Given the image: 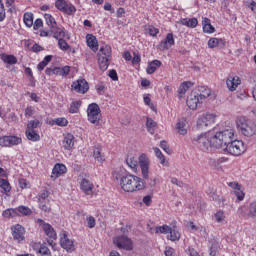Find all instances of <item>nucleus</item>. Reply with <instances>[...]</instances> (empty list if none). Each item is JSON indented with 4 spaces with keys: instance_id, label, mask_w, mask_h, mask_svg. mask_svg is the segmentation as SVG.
I'll list each match as a JSON object with an SVG mask.
<instances>
[{
    "instance_id": "nucleus-1",
    "label": "nucleus",
    "mask_w": 256,
    "mask_h": 256,
    "mask_svg": "<svg viewBox=\"0 0 256 256\" xmlns=\"http://www.w3.org/2000/svg\"><path fill=\"white\" fill-rule=\"evenodd\" d=\"M233 137H235L233 129H226L216 134L208 131L194 137L193 143L198 145L201 151H209L211 147H215V149H222L230 155L239 157V155H243L247 151V148H245L243 141L233 140Z\"/></svg>"
},
{
    "instance_id": "nucleus-2",
    "label": "nucleus",
    "mask_w": 256,
    "mask_h": 256,
    "mask_svg": "<svg viewBox=\"0 0 256 256\" xmlns=\"http://www.w3.org/2000/svg\"><path fill=\"white\" fill-rule=\"evenodd\" d=\"M120 185L123 191H126V193H133L134 191H143V189H145L143 179L132 174L123 176L122 184Z\"/></svg>"
},
{
    "instance_id": "nucleus-3",
    "label": "nucleus",
    "mask_w": 256,
    "mask_h": 256,
    "mask_svg": "<svg viewBox=\"0 0 256 256\" xmlns=\"http://www.w3.org/2000/svg\"><path fill=\"white\" fill-rule=\"evenodd\" d=\"M238 130L244 137H253L256 133V124L252 120L241 117L237 120Z\"/></svg>"
},
{
    "instance_id": "nucleus-4",
    "label": "nucleus",
    "mask_w": 256,
    "mask_h": 256,
    "mask_svg": "<svg viewBox=\"0 0 256 256\" xmlns=\"http://www.w3.org/2000/svg\"><path fill=\"white\" fill-rule=\"evenodd\" d=\"M88 121L93 123V125H97L101 119V108L97 103L89 104L87 109Z\"/></svg>"
},
{
    "instance_id": "nucleus-5",
    "label": "nucleus",
    "mask_w": 256,
    "mask_h": 256,
    "mask_svg": "<svg viewBox=\"0 0 256 256\" xmlns=\"http://www.w3.org/2000/svg\"><path fill=\"white\" fill-rule=\"evenodd\" d=\"M114 245L118 249H124L125 251H133V240L125 235L118 236L113 239Z\"/></svg>"
},
{
    "instance_id": "nucleus-6",
    "label": "nucleus",
    "mask_w": 256,
    "mask_h": 256,
    "mask_svg": "<svg viewBox=\"0 0 256 256\" xmlns=\"http://www.w3.org/2000/svg\"><path fill=\"white\" fill-rule=\"evenodd\" d=\"M215 123V114L206 113L197 120V129L203 131Z\"/></svg>"
},
{
    "instance_id": "nucleus-7",
    "label": "nucleus",
    "mask_w": 256,
    "mask_h": 256,
    "mask_svg": "<svg viewBox=\"0 0 256 256\" xmlns=\"http://www.w3.org/2000/svg\"><path fill=\"white\" fill-rule=\"evenodd\" d=\"M55 7L61 13H65L66 15H73L77 11V9L71 3H67L65 0H56Z\"/></svg>"
},
{
    "instance_id": "nucleus-8",
    "label": "nucleus",
    "mask_w": 256,
    "mask_h": 256,
    "mask_svg": "<svg viewBox=\"0 0 256 256\" xmlns=\"http://www.w3.org/2000/svg\"><path fill=\"white\" fill-rule=\"evenodd\" d=\"M11 233L13 240L17 243H21V241H25V228L21 226V224H16L11 227Z\"/></svg>"
},
{
    "instance_id": "nucleus-9",
    "label": "nucleus",
    "mask_w": 256,
    "mask_h": 256,
    "mask_svg": "<svg viewBox=\"0 0 256 256\" xmlns=\"http://www.w3.org/2000/svg\"><path fill=\"white\" fill-rule=\"evenodd\" d=\"M186 103L189 109H192L193 111H195V109L201 106V103H203V101L199 97V93L191 92V94L187 97Z\"/></svg>"
},
{
    "instance_id": "nucleus-10",
    "label": "nucleus",
    "mask_w": 256,
    "mask_h": 256,
    "mask_svg": "<svg viewBox=\"0 0 256 256\" xmlns=\"http://www.w3.org/2000/svg\"><path fill=\"white\" fill-rule=\"evenodd\" d=\"M37 223L40 225V227H42L45 235H47L49 239H57V233H55V229H53L51 224L44 222L43 219H38Z\"/></svg>"
},
{
    "instance_id": "nucleus-11",
    "label": "nucleus",
    "mask_w": 256,
    "mask_h": 256,
    "mask_svg": "<svg viewBox=\"0 0 256 256\" xmlns=\"http://www.w3.org/2000/svg\"><path fill=\"white\" fill-rule=\"evenodd\" d=\"M72 89H74L76 93H82L85 95V93L89 91V83H87V80L85 79H79L72 83Z\"/></svg>"
},
{
    "instance_id": "nucleus-12",
    "label": "nucleus",
    "mask_w": 256,
    "mask_h": 256,
    "mask_svg": "<svg viewBox=\"0 0 256 256\" xmlns=\"http://www.w3.org/2000/svg\"><path fill=\"white\" fill-rule=\"evenodd\" d=\"M138 163L141 168L142 177H147L149 173V158L146 154H141L138 158Z\"/></svg>"
},
{
    "instance_id": "nucleus-13",
    "label": "nucleus",
    "mask_w": 256,
    "mask_h": 256,
    "mask_svg": "<svg viewBox=\"0 0 256 256\" xmlns=\"http://www.w3.org/2000/svg\"><path fill=\"white\" fill-rule=\"evenodd\" d=\"M60 245L62 249H65L68 253L75 251V245L73 244V241L67 237V233H64L63 237H61Z\"/></svg>"
},
{
    "instance_id": "nucleus-14",
    "label": "nucleus",
    "mask_w": 256,
    "mask_h": 256,
    "mask_svg": "<svg viewBox=\"0 0 256 256\" xmlns=\"http://www.w3.org/2000/svg\"><path fill=\"white\" fill-rule=\"evenodd\" d=\"M175 45V39L173 38V33H168L165 40L161 41L159 44V49L162 51L171 49V46Z\"/></svg>"
},
{
    "instance_id": "nucleus-15",
    "label": "nucleus",
    "mask_w": 256,
    "mask_h": 256,
    "mask_svg": "<svg viewBox=\"0 0 256 256\" xmlns=\"http://www.w3.org/2000/svg\"><path fill=\"white\" fill-rule=\"evenodd\" d=\"M226 85H227L229 91H235L237 89V87H239V85H241V79H239V77H237V76H235V77L230 76L226 80Z\"/></svg>"
},
{
    "instance_id": "nucleus-16",
    "label": "nucleus",
    "mask_w": 256,
    "mask_h": 256,
    "mask_svg": "<svg viewBox=\"0 0 256 256\" xmlns=\"http://www.w3.org/2000/svg\"><path fill=\"white\" fill-rule=\"evenodd\" d=\"M147 229L149 230L150 233H156L157 235H159V233L167 235V233L171 231V227H169L168 225L156 226L154 228L148 225Z\"/></svg>"
},
{
    "instance_id": "nucleus-17",
    "label": "nucleus",
    "mask_w": 256,
    "mask_h": 256,
    "mask_svg": "<svg viewBox=\"0 0 256 256\" xmlns=\"http://www.w3.org/2000/svg\"><path fill=\"white\" fill-rule=\"evenodd\" d=\"M74 139H75V136H73L72 134H67L64 137L62 141V145L64 149H66V151H71V149H73V146L75 145V143L73 142Z\"/></svg>"
},
{
    "instance_id": "nucleus-18",
    "label": "nucleus",
    "mask_w": 256,
    "mask_h": 256,
    "mask_svg": "<svg viewBox=\"0 0 256 256\" xmlns=\"http://www.w3.org/2000/svg\"><path fill=\"white\" fill-rule=\"evenodd\" d=\"M80 188L83 190L85 195H91V193H93V183L85 178L82 179L80 183Z\"/></svg>"
},
{
    "instance_id": "nucleus-19",
    "label": "nucleus",
    "mask_w": 256,
    "mask_h": 256,
    "mask_svg": "<svg viewBox=\"0 0 256 256\" xmlns=\"http://www.w3.org/2000/svg\"><path fill=\"white\" fill-rule=\"evenodd\" d=\"M208 47L210 49H215V47H219L220 49H223L225 47V40L219 39V38H210L208 41Z\"/></svg>"
},
{
    "instance_id": "nucleus-20",
    "label": "nucleus",
    "mask_w": 256,
    "mask_h": 256,
    "mask_svg": "<svg viewBox=\"0 0 256 256\" xmlns=\"http://www.w3.org/2000/svg\"><path fill=\"white\" fill-rule=\"evenodd\" d=\"M86 41L88 47L93 51H99V45L97 43V38L93 34H87Z\"/></svg>"
},
{
    "instance_id": "nucleus-21",
    "label": "nucleus",
    "mask_w": 256,
    "mask_h": 256,
    "mask_svg": "<svg viewBox=\"0 0 256 256\" xmlns=\"http://www.w3.org/2000/svg\"><path fill=\"white\" fill-rule=\"evenodd\" d=\"M71 72V68L69 66L64 67H54L53 68V75H59L61 77H67Z\"/></svg>"
},
{
    "instance_id": "nucleus-22",
    "label": "nucleus",
    "mask_w": 256,
    "mask_h": 256,
    "mask_svg": "<svg viewBox=\"0 0 256 256\" xmlns=\"http://www.w3.org/2000/svg\"><path fill=\"white\" fill-rule=\"evenodd\" d=\"M159 67H161V61L153 60L148 63L146 73H148V75H153V73H155Z\"/></svg>"
},
{
    "instance_id": "nucleus-23",
    "label": "nucleus",
    "mask_w": 256,
    "mask_h": 256,
    "mask_svg": "<svg viewBox=\"0 0 256 256\" xmlns=\"http://www.w3.org/2000/svg\"><path fill=\"white\" fill-rule=\"evenodd\" d=\"M181 25H185V27H189L190 29H195V27H197V25L199 24V21L197 20V18H184L182 20H180Z\"/></svg>"
},
{
    "instance_id": "nucleus-24",
    "label": "nucleus",
    "mask_w": 256,
    "mask_h": 256,
    "mask_svg": "<svg viewBox=\"0 0 256 256\" xmlns=\"http://www.w3.org/2000/svg\"><path fill=\"white\" fill-rule=\"evenodd\" d=\"M198 92V97H200V100L202 101L211 95V90L206 86H199Z\"/></svg>"
},
{
    "instance_id": "nucleus-25",
    "label": "nucleus",
    "mask_w": 256,
    "mask_h": 256,
    "mask_svg": "<svg viewBox=\"0 0 256 256\" xmlns=\"http://www.w3.org/2000/svg\"><path fill=\"white\" fill-rule=\"evenodd\" d=\"M202 25L204 33H215V27L211 25V20L209 18H204Z\"/></svg>"
},
{
    "instance_id": "nucleus-26",
    "label": "nucleus",
    "mask_w": 256,
    "mask_h": 256,
    "mask_svg": "<svg viewBox=\"0 0 256 256\" xmlns=\"http://www.w3.org/2000/svg\"><path fill=\"white\" fill-rule=\"evenodd\" d=\"M44 19L51 31H55V28L57 27V22L55 21V18L51 16V14H44Z\"/></svg>"
},
{
    "instance_id": "nucleus-27",
    "label": "nucleus",
    "mask_w": 256,
    "mask_h": 256,
    "mask_svg": "<svg viewBox=\"0 0 256 256\" xmlns=\"http://www.w3.org/2000/svg\"><path fill=\"white\" fill-rule=\"evenodd\" d=\"M109 58L110 57H107V56L103 57V56H101V54H99L98 64H99L101 71H107V69L109 67Z\"/></svg>"
},
{
    "instance_id": "nucleus-28",
    "label": "nucleus",
    "mask_w": 256,
    "mask_h": 256,
    "mask_svg": "<svg viewBox=\"0 0 256 256\" xmlns=\"http://www.w3.org/2000/svg\"><path fill=\"white\" fill-rule=\"evenodd\" d=\"M143 177V184H144V189L146 187H155L157 185V179L155 178H150L149 177V172H147V176H142Z\"/></svg>"
},
{
    "instance_id": "nucleus-29",
    "label": "nucleus",
    "mask_w": 256,
    "mask_h": 256,
    "mask_svg": "<svg viewBox=\"0 0 256 256\" xmlns=\"http://www.w3.org/2000/svg\"><path fill=\"white\" fill-rule=\"evenodd\" d=\"M126 163L130 169L137 171V165H139V159L135 156H130L126 158Z\"/></svg>"
},
{
    "instance_id": "nucleus-30",
    "label": "nucleus",
    "mask_w": 256,
    "mask_h": 256,
    "mask_svg": "<svg viewBox=\"0 0 256 256\" xmlns=\"http://www.w3.org/2000/svg\"><path fill=\"white\" fill-rule=\"evenodd\" d=\"M170 233V241H179L181 239V234L179 233V229H177V226L170 227L169 232Z\"/></svg>"
},
{
    "instance_id": "nucleus-31",
    "label": "nucleus",
    "mask_w": 256,
    "mask_h": 256,
    "mask_svg": "<svg viewBox=\"0 0 256 256\" xmlns=\"http://www.w3.org/2000/svg\"><path fill=\"white\" fill-rule=\"evenodd\" d=\"M1 59L8 65H17V57H15L14 55L2 54Z\"/></svg>"
},
{
    "instance_id": "nucleus-32",
    "label": "nucleus",
    "mask_w": 256,
    "mask_h": 256,
    "mask_svg": "<svg viewBox=\"0 0 256 256\" xmlns=\"http://www.w3.org/2000/svg\"><path fill=\"white\" fill-rule=\"evenodd\" d=\"M67 167L64 164H56L52 170L53 175H56V177H59L60 175H63V173H66Z\"/></svg>"
},
{
    "instance_id": "nucleus-33",
    "label": "nucleus",
    "mask_w": 256,
    "mask_h": 256,
    "mask_svg": "<svg viewBox=\"0 0 256 256\" xmlns=\"http://www.w3.org/2000/svg\"><path fill=\"white\" fill-rule=\"evenodd\" d=\"M52 33H54V37L55 39H65V37H67V39H69V34L65 33V30L61 29V28H55V31H52Z\"/></svg>"
},
{
    "instance_id": "nucleus-34",
    "label": "nucleus",
    "mask_w": 256,
    "mask_h": 256,
    "mask_svg": "<svg viewBox=\"0 0 256 256\" xmlns=\"http://www.w3.org/2000/svg\"><path fill=\"white\" fill-rule=\"evenodd\" d=\"M190 87H193V83L191 81L183 82L178 88L179 95H185Z\"/></svg>"
},
{
    "instance_id": "nucleus-35",
    "label": "nucleus",
    "mask_w": 256,
    "mask_h": 256,
    "mask_svg": "<svg viewBox=\"0 0 256 256\" xmlns=\"http://www.w3.org/2000/svg\"><path fill=\"white\" fill-rule=\"evenodd\" d=\"M53 59V56L52 55H47L44 57L43 61H41L38 66H37V69L38 71H43V69H45V66L46 65H49V63H51Z\"/></svg>"
},
{
    "instance_id": "nucleus-36",
    "label": "nucleus",
    "mask_w": 256,
    "mask_h": 256,
    "mask_svg": "<svg viewBox=\"0 0 256 256\" xmlns=\"http://www.w3.org/2000/svg\"><path fill=\"white\" fill-rule=\"evenodd\" d=\"M153 151H154L156 157L160 160L161 165H164L165 167H167V165H169V163L165 161V156L163 155L161 150L157 147H154Z\"/></svg>"
},
{
    "instance_id": "nucleus-37",
    "label": "nucleus",
    "mask_w": 256,
    "mask_h": 256,
    "mask_svg": "<svg viewBox=\"0 0 256 256\" xmlns=\"http://www.w3.org/2000/svg\"><path fill=\"white\" fill-rule=\"evenodd\" d=\"M26 137L29 141H39L41 136L35 130H26Z\"/></svg>"
},
{
    "instance_id": "nucleus-38",
    "label": "nucleus",
    "mask_w": 256,
    "mask_h": 256,
    "mask_svg": "<svg viewBox=\"0 0 256 256\" xmlns=\"http://www.w3.org/2000/svg\"><path fill=\"white\" fill-rule=\"evenodd\" d=\"M146 127H147L148 132L153 135L155 133V127H157V122H155L151 118H147Z\"/></svg>"
},
{
    "instance_id": "nucleus-39",
    "label": "nucleus",
    "mask_w": 256,
    "mask_h": 256,
    "mask_svg": "<svg viewBox=\"0 0 256 256\" xmlns=\"http://www.w3.org/2000/svg\"><path fill=\"white\" fill-rule=\"evenodd\" d=\"M69 121L66 118H56L50 122V125H58V127H67Z\"/></svg>"
},
{
    "instance_id": "nucleus-40",
    "label": "nucleus",
    "mask_w": 256,
    "mask_h": 256,
    "mask_svg": "<svg viewBox=\"0 0 256 256\" xmlns=\"http://www.w3.org/2000/svg\"><path fill=\"white\" fill-rule=\"evenodd\" d=\"M26 27H33V13L26 12L23 17Z\"/></svg>"
},
{
    "instance_id": "nucleus-41",
    "label": "nucleus",
    "mask_w": 256,
    "mask_h": 256,
    "mask_svg": "<svg viewBox=\"0 0 256 256\" xmlns=\"http://www.w3.org/2000/svg\"><path fill=\"white\" fill-rule=\"evenodd\" d=\"M210 199H212V201H216L217 203H219V205H221V203L222 205H225V198H223L217 192L210 193Z\"/></svg>"
},
{
    "instance_id": "nucleus-42",
    "label": "nucleus",
    "mask_w": 256,
    "mask_h": 256,
    "mask_svg": "<svg viewBox=\"0 0 256 256\" xmlns=\"http://www.w3.org/2000/svg\"><path fill=\"white\" fill-rule=\"evenodd\" d=\"M21 138L17 136H8V147L21 144Z\"/></svg>"
},
{
    "instance_id": "nucleus-43",
    "label": "nucleus",
    "mask_w": 256,
    "mask_h": 256,
    "mask_svg": "<svg viewBox=\"0 0 256 256\" xmlns=\"http://www.w3.org/2000/svg\"><path fill=\"white\" fill-rule=\"evenodd\" d=\"M39 208L41 209V211H44V213H51V204L49 200L39 202Z\"/></svg>"
},
{
    "instance_id": "nucleus-44",
    "label": "nucleus",
    "mask_w": 256,
    "mask_h": 256,
    "mask_svg": "<svg viewBox=\"0 0 256 256\" xmlns=\"http://www.w3.org/2000/svg\"><path fill=\"white\" fill-rule=\"evenodd\" d=\"M0 187L5 193H9V191H11V184H9L8 180L3 178H0Z\"/></svg>"
},
{
    "instance_id": "nucleus-45",
    "label": "nucleus",
    "mask_w": 256,
    "mask_h": 256,
    "mask_svg": "<svg viewBox=\"0 0 256 256\" xmlns=\"http://www.w3.org/2000/svg\"><path fill=\"white\" fill-rule=\"evenodd\" d=\"M93 157L98 163H103L105 161V156L101 154V150L99 148H96L93 152Z\"/></svg>"
},
{
    "instance_id": "nucleus-46",
    "label": "nucleus",
    "mask_w": 256,
    "mask_h": 256,
    "mask_svg": "<svg viewBox=\"0 0 256 256\" xmlns=\"http://www.w3.org/2000/svg\"><path fill=\"white\" fill-rule=\"evenodd\" d=\"M81 101H74L70 104L69 113H79Z\"/></svg>"
},
{
    "instance_id": "nucleus-47",
    "label": "nucleus",
    "mask_w": 256,
    "mask_h": 256,
    "mask_svg": "<svg viewBox=\"0 0 256 256\" xmlns=\"http://www.w3.org/2000/svg\"><path fill=\"white\" fill-rule=\"evenodd\" d=\"M41 125V122L39 120H31L27 124V130L34 131V129H37Z\"/></svg>"
},
{
    "instance_id": "nucleus-48",
    "label": "nucleus",
    "mask_w": 256,
    "mask_h": 256,
    "mask_svg": "<svg viewBox=\"0 0 256 256\" xmlns=\"http://www.w3.org/2000/svg\"><path fill=\"white\" fill-rule=\"evenodd\" d=\"M100 53H102V57H111V46L105 45L100 47Z\"/></svg>"
},
{
    "instance_id": "nucleus-49",
    "label": "nucleus",
    "mask_w": 256,
    "mask_h": 256,
    "mask_svg": "<svg viewBox=\"0 0 256 256\" xmlns=\"http://www.w3.org/2000/svg\"><path fill=\"white\" fill-rule=\"evenodd\" d=\"M214 219L216 223H223L225 221V213L223 211H218L214 214Z\"/></svg>"
},
{
    "instance_id": "nucleus-50",
    "label": "nucleus",
    "mask_w": 256,
    "mask_h": 256,
    "mask_svg": "<svg viewBox=\"0 0 256 256\" xmlns=\"http://www.w3.org/2000/svg\"><path fill=\"white\" fill-rule=\"evenodd\" d=\"M176 129L178 130V133L180 135H187V129H185V123L184 122H178L176 124Z\"/></svg>"
},
{
    "instance_id": "nucleus-51",
    "label": "nucleus",
    "mask_w": 256,
    "mask_h": 256,
    "mask_svg": "<svg viewBox=\"0 0 256 256\" xmlns=\"http://www.w3.org/2000/svg\"><path fill=\"white\" fill-rule=\"evenodd\" d=\"M18 213H20L21 215H31L32 211L27 206H19Z\"/></svg>"
},
{
    "instance_id": "nucleus-52",
    "label": "nucleus",
    "mask_w": 256,
    "mask_h": 256,
    "mask_svg": "<svg viewBox=\"0 0 256 256\" xmlns=\"http://www.w3.org/2000/svg\"><path fill=\"white\" fill-rule=\"evenodd\" d=\"M58 45L62 51H69V44L67 41H65V39H59Z\"/></svg>"
},
{
    "instance_id": "nucleus-53",
    "label": "nucleus",
    "mask_w": 256,
    "mask_h": 256,
    "mask_svg": "<svg viewBox=\"0 0 256 256\" xmlns=\"http://www.w3.org/2000/svg\"><path fill=\"white\" fill-rule=\"evenodd\" d=\"M19 183V187L21 189H29V187H31V184H29V182L27 180H25L24 178H20L18 180Z\"/></svg>"
},
{
    "instance_id": "nucleus-54",
    "label": "nucleus",
    "mask_w": 256,
    "mask_h": 256,
    "mask_svg": "<svg viewBox=\"0 0 256 256\" xmlns=\"http://www.w3.org/2000/svg\"><path fill=\"white\" fill-rule=\"evenodd\" d=\"M38 253H40V255H43V256H51V250H49L47 246H41L38 249Z\"/></svg>"
},
{
    "instance_id": "nucleus-55",
    "label": "nucleus",
    "mask_w": 256,
    "mask_h": 256,
    "mask_svg": "<svg viewBox=\"0 0 256 256\" xmlns=\"http://www.w3.org/2000/svg\"><path fill=\"white\" fill-rule=\"evenodd\" d=\"M47 197H49V192L43 190V191L40 193L39 198H38L39 203L45 202V201H49V199H47Z\"/></svg>"
},
{
    "instance_id": "nucleus-56",
    "label": "nucleus",
    "mask_w": 256,
    "mask_h": 256,
    "mask_svg": "<svg viewBox=\"0 0 256 256\" xmlns=\"http://www.w3.org/2000/svg\"><path fill=\"white\" fill-rule=\"evenodd\" d=\"M132 58V65H138V63H141V54L139 52H134Z\"/></svg>"
},
{
    "instance_id": "nucleus-57",
    "label": "nucleus",
    "mask_w": 256,
    "mask_h": 256,
    "mask_svg": "<svg viewBox=\"0 0 256 256\" xmlns=\"http://www.w3.org/2000/svg\"><path fill=\"white\" fill-rule=\"evenodd\" d=\"M248 215L249 217H256V201L250 204Z\"/></svg>"
},
{
    "instance_id": "nucleus-58",
    "label": "nucleus",
    "mask_w": 256,
    "mask_h": 256,
    "mask_svg": "<svg viewBox=\"0 0 256 256\" xmlns=\"http://www.w3.org/2000/svg\"><path fill=\"white\" fill-rule=\"evenodd\" d=\"M160 147L167 153L168 155H171V149H169V145L167 144V141L163 140L160 142Z\"/></svg>"
},
{
    "instance_id": "nucleus-59",
    "label": "nucleus",
    "mask_w": 256,
    "mask_h": 256,
    "mask_svg": "<svg viewBox=\"0 0 256 256\" xmlns=\"http://www.w3.org/2000/svg\"><path fill=\"white\" fill-rule=\"evenodd\" d=\"M234 195L237 197L238 201H243L245 199V192L243 190H235Z\"/></svg>"
},
{
    "instance_id": "nucleus-60",
    "label": "nucleus",
    "mask_w": 256,
    "mask_h": 256,
    "mask_svg": "<svg viewBox=\"0 0 256 256\" xmlns=\"http://www.w3.org/2000/svg\"><path fill=\"white\" fill-rule=\"evenodd\" d=\"M95 225H96L95 218L93 216H89L87 218V227H89V229H93Z\"/></svg>"
},
{
    "instance_id": "nucleus-61",
    "label": "nucleus",
    "mask_w": 256,
    "mask_h": 256,
    "mask_svg": "<svg viewBox=\"0 0 256 256\" xmlns=\"http://www.w3.org/2000/svg\"><path fill=\"white\" fill-rule=\"evenodd\" d=\"M108 75L112 81H119V76L117 75V71L115 69L110 70Z\"/></svg>"
},
{
    "instance_id": "nucleus-62",
    "label": "nucleus",
    "mask_w": 256,
    "mask_h": 256,
    "mask_svg": "<svg viewBox=\"0 0 256 256\" xmlns=\"http://www.w3.org/2000/svg\"><path fill=\"white\" fill-rule=\"evenodd\" d=\"M228 187H231V189H234L236 191H241V184L238 182H229Z\"/></svg>"
},
{
    "instance_id": "nucleus-63",
    "label": "nucleus",
    "mask_w": 256,
    "mask_h": 256,
    "mask_svg": "<svg viewBox=\"0 0 256 256\" xmlns=\"http://www.w3.org/2000/svg\"><path fill=\"white\" fill-rule=\"evenodd\" d=\"M39 27H43V20H41V18H38L35 20L34 26H33L34 31H37Z\"/></svg>"
},
{
    "instance_id": "nucleus-64",
    "label": "nucleus",
    "mask_w": 256,
    "mask_h": 256,
    "mask_svg": "<svg viewBox=\"0 0 256 256\" xmlns=\"http://www.w3.org/2000/svg\"><path fill=\"white\" fill-rule=\"evenodd\" d=\"M0 147H8V136L0 137Z\"/></svg>"
}]
</instances>
